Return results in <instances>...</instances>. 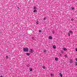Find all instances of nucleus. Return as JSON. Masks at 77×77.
I'll return each instance as SVG.
<instances>
[{
	"instance_id": "c85d7f7f",
	"label": "nucleus",
	"mask_w": 77,
	"mask_h": 77,
	"mask_svg": "<svg viewBox=\"0 0 77 77\" xmlns=\"http://www.w3.org/2000/svg\"><path fill=\"white\" fill-rule=\"evenodd\" d=\"M1 77H3V76H1Z\"/></svg>"
},
{
	"instance_id": "6ab92c4d",
	"label": "nucleus",
	"mask_w": 77,
	"mask_h": 77,
	"mask_svg": "<svg viewBox=\"0 0 77 77\" xmlns=\"http://www.w3.org/2000/svg\"><path fill=\"white\" fill-rule=\"evenodd\" d=\"M75 65H76V66H77V62H76L75 63Z\"/></svg>"
},
{
	"instance_id": "b1692460",
	"label": "nucleus",
	"mask_w": 77,
	"mask_h": 77,
	"mask_svg": "<svg viewBox=\"0 0 77 77\" xmlns=\"http://www.w3.org/2000/svg\"><path fill=\"white\" fill-rule=\"evenodd\" d=\"M69 36H70V34H69V33H68Z\"/></svg>"
},
{
	"instance_id": "39448f33",
	"label": "nucleus",
	"mask_w": 77,
	"mask_h": 77,
	"mask_svg": "<svg viewBox=\"0 0 77 77\" xmlns=\"http://www.w3.org/2000/svg\"><path fill=\"white\" fill-rule=\"evenodd\" d=\"M60 76L61 77H63V76H62V73H60Z\"/></svg>"
},
{
	"instance_id": "4be33fe9",
	"label": "nucleus",
	"mask_w": 77,
	"mask_h": 77,
	"mask_svg": "<svg viewBox=\"0 0 77 77\" xmlns=\"http://www.w3.org/2000/svg\"><path fill=\"white\" fill-rule=\"evenodd\" d=\"M39 32L40 33H41V30H39Z\"/></svg>"
},
{
	"instance_id": "5701e85b",
	"label": "nucleus",
	"mask_w": 77,
	"mask_h": 77,
	"mask_svg": "<svg viewBox=\"0 0 77 77\" xmlns=\"http://www.w3.org/2000/svg\"><path fill=\"white\" fill-rule=\"evenodd\" d=\"M52 33H54V31H53L52 32Z\"/></svg>"
},
{
	"instance_id": "f03ea898",
	"label": "nucleus",
	"mask_w": 77,
	"mask_h": 77,
	"mask_svg": "<svg viewBox=\"0 0 77 77\" xmlns=\"http://www.w3.org/2000/svg\"><path fill=\"white\" fill-rule=\"evenodd\" d=\"M33 50L32 49H30V51L29 52L31 53H32L33 52Z\"/></svg>"
},
{
	"instance_id": "9d476101",
	"label": "nucleus",
	"mask_w": 77,
	"mask_h": 77,
	"mask_svg": "<svg viewBox=\"0 0 77 77\" xmlns=\"http://www.w3.org/2000/svg\"><path fill=\"white\" fill-rule=\"evenodd\" d=\"M53 48H56V46L54 45H53Z\"/></svg>"
},
{
	"instance_id": "a211bd4d",
	"label": "nucleus",
	"mask_w": 77,
	"mask_h": 77,
	"mask_svg": "<svg viewBox=\"0 0 77 77\" xmlns=\"http://www.w3.org/2000/svg\"><path fill=\"white\" fill-rule=\"evenodd\" d=\"M47 20V19L45 18H43V20Z\"/></svg>"
},
{
	"instance_id": "412c9836",
	"label": "nucleus",
	"mask_w": 77,
	"mask_h": 77,
	"mask_svg": "<svg viewBox=\"0 0 77 77\" xmlns=\"http://www.w3.org/2000/svg\"><path fill=\"white\" fill-rule=\"evenodd\" d=\"M73 20H74V19H71V21H73Z\"/></svg>"
},
{
	"instance_id": "f8f14e48",
	"label": "nucleus",
	"mask_w": 77,
	"mask_h": 77,
	"mask_svg": "<svg viewBox=\"0 0 77 77\" xmlns=\"http://www.w3.org/2000/svg\"><path fill=\"white\" fill-rule=\"evenodd\" d=\"M33 12H37V10H34Z\"/></svg>"
},
{
	"instance_id": "f257e3e1",
	"label": "nucleus",
	"mask_w": 77,
	"mask_h": 77,
	"mask_svg": "<svg viewBox=\"0 0 77 77\" xmlns=\"http://www.w3.org/2000/svg\"><path fill=\"white\" fill-rule=\"evenodd\" d=\"M23 50L24 51H25L26 52H28L29 51V48H23Z\"/></svg>"
},
{
	"instance_id": "aec40b11",
	"label": "nucleus",
	"mask_w": 77,
	"mask_h": 77,
	"mask_svg": "<svg viewBox=\"0 0 77 77\" xmlns=\"http://www.w3.org/2000/svg\"><path fill=\"white\" fill-rule=\"evenodd\" d=\"M29 70H30V71H32V69H31V68Z\"/></svg>"
},
{
	"instance_id": "2eb2a0df",
	"label": "nucleus",
	"mask_w": 77,
	"mask_h": 77,
	"mask_svg": "<svg viewBox=\"0 0 77 77\" xmlns=\"http://www.w3.org/2000/svg\"><path fill=\"white\" fill-rule=\"evenodd\" d=\"M42 68L43 69H45V66H43Z\"/></svg>"
},
{
	"instance_id": "f3484780",
	"label": "nucleus",
	"mask_w": 77,
	"mask_h": 77,
	"mask_svg": "<svg viewBox=\"0 0 77 77\" xmlns=\"http://www.w3.org/2000/svg\"><path fill=\"white\" fill-rule=\"evenodd\" d=\"M44 52H45V53H46V52H47V50H44Z\"/></svg>"
},
{
	"instance_id": "7ed1b4c3",
	"label": "nucleus",
	"mask_w": 77,
	"mask_h": 77,
	"mask_svg": "<svg viewBox=\"0 0 77 77\" xmlns=\"http://www.w3.org/2000/svg\"><path fill=\"white\" fill-rule=\"evenodd\" d=\"M49 39H53V38L52 37H51V36H50L49 37H48Z\"/></svg>"
},
{
	"instance_id": "cd10ccee",
	"label": "nucleus",
	"mask_w": 77,
	"mask_h": 77,
	"mask_svg": "<svg viewBox=\"0 0 77 77\" xmlns=\"http://www.w3.org/2000/svg\"><path fill=\"white\" fill-rule=\"evenodd\" d=\"M38 22H37V24H38Z\"/></svg>"
},
{
	"instance_id": "dca6fc26",
	"label": "nucleus",
	"mask_w": 77,
	"mask_h": 77,
	"mask_svg": "<svg viewBox=\"0 0 77 77\" xmlns=\"http://www.w3.org/2000/svg\"><path fill=\"white\" fill-rule=\"evenodd\" d=\"M71 8H72V10H73L74 9V8L73 7H71Z\"/></svg>"
},
{
	"instance_id": "393cba45",
	"label": "nucleus",
	"mask_w": 77,
	"mask_h": 77,
	"mask_svg": "<svg viewBox=\"0 0 77 77\" xmlns=\"http://www.w3.org/2000/svg\"><path fill=\"white\" fill-rule=\"evenodd\" d=\"M75 51H77V48H76V49H75Z\"/></svg>"
},
{
	"instance_id": "bb28decb",
	"label": "nucleus",
	"mask_w": 77,
	"mask_h": 77,
	"mask_svg": "<svg viewBox=\"0 0 77 77\" xmlns=\"http://www.w3.org/2000/svg\"><path fill=\"white\" fill-rule=\"evenodd\" d=\"M76 61H77V58H76Z\"/></svg>"
},
{
	"instance_id": "0eeeda50",
	"label": "nucleus",
	"mask_w": 77,
	"mask_h": 77,
	"mask_svg": "<svg viewBox=\"0 0 77 77\" xmlns=\"http://www.w3.org/2000/svg\"><path fill=\"white\" fill-rule=\"evenodd\" d=\"M51 77H53V76H54V75L53 74L51 73Z\"/></svg>"
},
{
	"instance_id": "20e7f679",
	"label": "nucleus",
	"mask_w": 77,
	"mask_h": 77,
	"mask_svg": "<svg viewBox=\"0 0 77 77\" xmlns=\"http://www.w3.org/2000/svg\"><path fill=\"white\" fill-rule=\"evenodd\" d=\"M26 54L27 55V56H29L30 54V53H26Z\"/></svg>"
},
{
	"instance_id": "c756f323",
	"label": "nucleus",
	"mask_w": 77,
	"mask_h": 77,
	"mask_svg": "<svg viewBox=\"0 0 77 77\" xmlns=\"http://www.w3.org/2000/svg\"><path fill=\"white\" fill-rule=\"evenodd\" d=\"M0 33H1V32H0Z\"/></svg>"
},
{
	"instance_id": "9b49d317",
	"label": "nucleus",
	"mask_w": 77,
	"mask_h": 77,
	"mask_svg": "<svg viewBox=\"0 0 77 77\" xmlns=\"http://www.w3.org/2000/svg\"><path fill=\"white\" fill-rule=\"evenodd\" d=\"M70 33H73V32L72 31H70L69 32Z\"/></svg>"
},
{
	"instance_id": "a878e982",
	"label": "nucleus",
	"mask_w": 77,
	"mask_h": 77,
	"mask_svg": "<svg viewBox=\"0 0 77 77\" xmlns=\"http://www.w3.org/2000/svg\"><path fill=\"white\" fill-rule=\"evenodd\" d=\"M17 8L18 9H20V8H19V7H17Z\"/></svg>"
},
{
	"instance_id": "ddd939ff",
	"label": "nucleus",
	"mask_w": 77,
	"mask_h": 77,
	"mask_svg": "<svg viewBox=\"0 0 77 77\" xmlns=\"http://www.w3.org/2000/svg\"><path fill=\"white\" fill-rule=\"evenodd\" d=\"M6 57L7 59H8V58H9V57H8V56H6Z\"/></svg>"
},
{
	"instance_id": "6e6552de",
	"label": "nucleus",
	"mask_w": 77,
	"mask_h": 77,
	"mask_svg": "<svg viewBox=\"0 0 77 77\" xmlns=\"http://www.w3.org/2000/svg\"><path fill=\"white\" fill-rule=\"evenodd\" d=\"M68 56L66 54L64 55V57H68Z\"/></svg>"
},
{
	"instance_id": "4468645a",
	"label": "nucleus",
	"mask_w": 77,
	"mask_h": 77,
	"mask_svg": "<svg viewBox=\"0 0 77 77\" xmlns=\"http://www.w3.org/2000/svg\"><path fill=\"white\" fill-rule=\"evenodd\" d=\"M37 9L36 7H34V9Z\"/></svg>"
},
{
	"instance_id": "1a4fd4ad",
	"label": "nucleus",
	"mask_w": 77,
	"mask_h": 77,
	"mask_svg": "<svg viewBox=\"0 0 77 77\" xmlns=\"http://www.w3.org/2000/svg\"><path fill=\"white\" fill-rule=\"evenodd\" d=\"M63 50L64 51H66V50H67V49L65 48H64Z\"/></svg>"
},
{
	"instance_id": "423d86ee",
	"label": "nucleus",
	"mask_w": 77,
	"mask_h": 77,
	"mask_svg": "<svg viewBox=\"0 0 77 77\" xmlns=\"http://www.w3.org/2000/svg\"><path fill=\"white\" fill-rule=\"evenodd\" d=\"M55 60L56 61H57V60H58V58H57V57H56L55 58Z\"/></svg>"
}]
</instances>
